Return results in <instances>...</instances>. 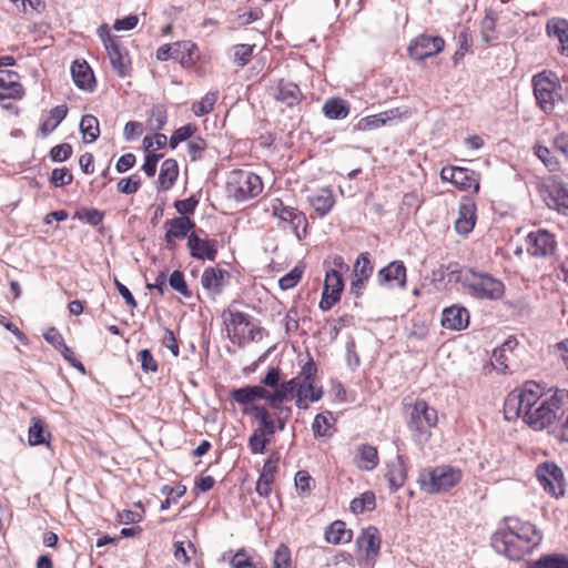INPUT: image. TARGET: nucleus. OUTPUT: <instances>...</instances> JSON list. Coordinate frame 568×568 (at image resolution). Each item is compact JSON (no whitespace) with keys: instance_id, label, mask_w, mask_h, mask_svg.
<instances>
[{"instance_id":"4468645a","label":"nucleus","mask_w":568,"mask_h":568,"mask_svg":"<svg viewBox=\"0 0 568 568\" xmlns=\"http://www.w3.org/2000/svg\"><path fill=\"white\" fill-rule=\"evenodd\" d=\"M225 190L229 197L246 201L262 193L263 180H229Z\"/></svg>"},{"instance_id":"0eeeda50","label":"nucleus","mask_w":568,"mask_h":568,"mask_svg":"<svg viewBox=\"0 0 568 568\" xmlns=\"http://www.w3.org/2000/svg\"><path fill=\"white\" fill-rule=\"evenodd\" d=\"M437 424V412L425 400H417L409 415L407 423L408 429L413 434L414 440L426 442L430 436V428Z\"/></svg>"},{"instance_id":"72a5a7b5","label":"nucleus","mask_w":568,"mask_h":568,"mask_svg":"<svg viewBox=\"0 0 568 568\" xmlns=\"http://www.w3.org/2000/svg\"><path fill=\"white\" fill-rule=\"evenodd\" d=\"M323 113L331 120L345 119L349 113V106L341 98H331L324 103Z\"/></svg>"},{"instance_id":"7c9ffc66","label":"nucleus","mask_w":568,"mask_h":568,"mask_svg":"<svg viewBox=\"0 0 568 568\" xmlns=\"http://www.w3.org/2000/svg\"><path fill=\"white\" fill-rule=\"evenodd\" d=\"M274 97L277 101L285 103L287 106H294L301 101L302 92L295 83L281 80Z\"/></svg>"},{"instance_id":"bb28decb","label":"nucleus","mask_w":568,"mask_h":568,"mask_svg":"<svg viewBox=\"0 0 568 568\" xmlns=\"http://www.w3.org/2000/svg\"><path fill=\"white\" fill-rule=\"evenodd\" d=\"M268 390L261 385L244 386L232 390L231 398L241 405H248L256 399L267 402Z\"/></svg>"},{"instance_id":"cd10ccee","label":"nucleus","mask_w":568,"mask_h":568,"mask_svg":"<svg viewBox=\"0 0 568 568\" xmlns=\"http://www.w3.org/2000/svg\"><path fill=\"white\" fill-rule=\"evenodd\" d=\"M379 462L376 447L362 444L357 447L355 464L361 470L371 471Z\"/></svg>"},{"instance_id":"864d4df0","label":"nucleus","mask_w":568,"mask_h":568,"mask_svg":"<svg viewBox=\"0 0 568 568\" xmlns=\"http://www.w3.org/2000/svg\"><path fill=\"white\" fill-rule=\"evenodd\" d=\"M207 144L204 139L201 136H193L186 144L187 154L192 161L202 158L203 152L205 151Z\"/></svg>"},{"instance_id":"6e6d98bb","label":"nucleus","mask_w":568,"mask_h":568,"mask_svg":"<svg viewBox=\"0 0 568 568\" xmlns=\"http://www.w3.org/2000/svg\"><path fill=\"white\" fill-rule=\"evenodd\" d=\"M230 564L232 568H257V565L244 549H239L232 557Z\"/></svg>"},{"instance_id":"c9c22d12","label":"nucleus","mask_w":568,"mask_h":568,"mask_svg":"<svg viewBox=\"0 0 568 568\" xmlns=\"http://www.w3.org/2000/svg\"><path fill=\"white\" fill-rule=\"evenodd\" d=\"M529 568H568V554H549L532 561Z\"/></svg>"},{"instance_id":"393cba45","label":"nucleus","mask_w":568,"mask_h":568,"mask_svg":"<svg viewBox=\"0 0 568 568\" xmlns=\"http://www.w3.org/2000/svg\"><path fill=\"white\" fill-rule=\"evenodd\" d=\"M400 116H402V113H400L399 109L395 108V109H390V110L381 112L378 114L362 118L357 122L355 128L359 131L373 130V129L381 128L393 120L399 119Z\"/></svg>"},{"instance_id":"39448f33","label":"nucleus","mask_w":568,"mask_h":568,"mask_svg":"<svg viewBox=\"0 0 568 568\" xmlns=\"http://www.w3.org/2000/svg\"><path fill=\"white\" fill-rule=\"evenodd\" d=\"M531 82L537 105L545 113H551L556 101L559 99L560 83L558 77L551 71L544 70L535 74Z\"/></svg>"},{"instance_id":"dca6fc26","label":"nucleus","mask_w":568,"mask_h":568,"mask_svg":"<svg viewBox=\"0 0 568 568\" xmlns=\"http://www.w3.org/2000/svg\"><path fill=\"white\" fill-rule=\"evenodd\" d=\"M546 204L558 212L568 214V185L561 181L550 180L542 190Z\"/></svg>"},{"instance_id":"603ef678","label":"nucleus","mask_w":568,"mask_h":568,"mask_svg":"<svg viewBox=\"0 0 568 568\" xmlns=\"http://www.w3.org/2000/svg\"><path fill=\"white\" fill-rule=\"evenodd\" d=\"M185 491H186L185 486H180V487L174 488L169 485H165L162 488V493L168 495V497L164 501H162L160 509L161 510L169 509L171 506V503H175L180 497H182L185 494Z\"/></svg>"},{"instance_id":"f257e3e1","label":"nucleus","mask_w":568,"mask_h":568,"mask_svg":"<svg viewBox=\"0 0 568 568\" xmlns=\"http://www.w3.org/2000/svg\"><path fill=\"white\" fill-rule=\"evenodd\" d=\"M506 419L523 416L534 429L541 430L552 424L555 413L542 398L541 387L535 382L525 383L521 389L508 394L504 403Z\"/></svg>"},{"instance_id":"9d476101","label":"nucleus","mask_w":568,"mask_h":568,"mask_svg":"<svg viewBox=\"0 0 568 568\" xmlns=\"http://www.w3.org/2000/svg\"><path fill=\"white\" fill-rule=\"evenodd\" d=\"M517 341L509 337L503 345L495 348L491 356L494 368L501 373H511L517 367Z\"/></svg>"},{"instance_id":"680f3d73","label":"nucleus","mask_w":568,"mask_h":568,"mask_svg":"<svg viewBox=\"0 0 568 568\" xmlns=\"http://www.w3.org/2000/svg\"><path fill=\"white\" fill-rule=\"evenodd\" d=\"M329 422L323 414H317L312 424V429L315 436L324 437L328 434Z\"/></svg>"},{"instance_id":"13d9d810","label":"nucleus","mask_w":568,"mask_h":568,"mask_svg":"<svg viewBox=\"0 0 568 568\" xmlns=\"http://www.w3.org/2000/svg\"><path fill=\"white\" fill-rule=\"evenodd\" d=\"M536 155L538 159L549 169V171H556L558 169V161L551 155L550 150L547 146L538 145L536 148Z\"/></svg>"},{"instance_id":"69168bd1","label":"nucleus","mask_w":568,"mask_h":568,"mask_svg":"<svg viewBox=\"0 0 568 568\" xmlns=\"http://www.w3.org/2000/svg\"><path fill=\"white\" fill-rule=\"evenodd\" d=\"M138 357L144 372H155L158 369V364L149 349L140 351Z\"/></svg>"},{"instance_id":"473e14b6","label":"nucleus","mask_w":568,"mask_h":568,"mask_svg":"<svg viewBox=\"0 0 568 568\" xmlns=\"http://www.w3.org/2000/svg\"><path fill=\"white\" fill-rule=\"evenodd\" d=\"M310 204L321 215H326L334 205V196L327 189H322L320 192L308 197Z\"/></svg>"},{"instance_id":"a19ab883","label":"nucleus","mask_w":568,"mask_h":568,"mask_svg":"<svg viewBox=\"0 0 568 568\" xmlns=\"http://www.w3.org/2000/svg\"><path fill=\"white\" fill-rule=\"evenodd\" d=\"M373 264L369 258V253H361L355 261L353 268V276L368 280L373 274Z\"/></svg>"},{"instance_id":"423d86ee","label":"nucleus","mask_w":568,"mask_h":568,"mask_svg":"<svg viewBox=\"0 0 568 568\" xmlns=\"http://www.w3.org/2000/svg\"><path fill=\"white\" fill-rule=\"evenodd\" d=\"M272 215L278 220V227L290 229L298 241L307 234L308 222L305 214L295 207L284 205L281 199L271 202Z\"/></svg>"},{"instance_id":"4c0bfd02","label":"nucleus","mask_w":568,"mask_h":568,"mask_svg":"<svg viewBox=\"0 0 568 568\" xmlns=\"http://www.w3.org/2000/svg\"><path fill=\"white\" fill-rule=\"evenodd\" d=\"M80 131L83 135V140L87 143L94 142L100 134L99 121L92 114H85L80 121Z\"/></svg>"},{"instance_id":"2eb2a0df","label":"nucleus","mask_w":568,"mask_h":568,"mask_svg":"<svg viewBox=\"0 0 568 568\" xmlns=\"http://www.w3.org/2000/svg\"><path fill=\"white\" fill-rule=\"evenodd\" d=\"M103 44L108 52L113 70L120 75L125 77L130 71V61L128 53L121 48L119 40L106 33L103 38Z\"/></svg>"},{"instance_id":"6ab92c4d","label":"nucleus","mask_w":568,"mask_h":568,"mask_svg":"<svg viewBox=\"0 0 568 568\" xmlns=\"http://www.w3.org/2000/svg\"><path fill=\"white\" fill-rule=\"evenodd\" d=\"M359 549L365 550V560L367 564L374 565L381 548V537L376 527L369 526L363 529L356 539Z\"/></svg>"},{"instance_id":"a878e982","label":"nucleus","mask_w":568,"mask_h":568,"mask_svg":"<svg viewBox=\"0 0 568 568\" xmlns=\"http://www.w3.org/2000/svg\"><path fill=\"white\" fill-rule=\"evenodd\" d=\"M71 74L74 84L81 89L87 91H92L94 88V75L87 63V61H74L71 65Z\"/></svg>"},{"instance_id":"774afa93","label":"nucleus","mask_w":568,"mask_h":568,"mask_svg":"<svg viewBox=\"0 0 568 568\" xmlns=\"http://www.w3.org/2000/svg\"><path fill=\"white\" fill-rule=\"evenodd\" d=\"M43 338L49 343L51 344L55 349H60L62 347H64L65 343H64V339L62 337V335L60 334V332L54 328V327H50L47 332L43 333Z\"/></svg>"},{"instance_id":"37998d69","label":"nucleus","mask_w":568,"mask_h":568,"mask_svg":"<svg viewBox=\"0 0 568 568\" xmlns=\"http://www.w3.org/2000/svg\"><path fill=\"white\" fill-rule=\"evenodd\" d=\"M45 443V424L40 417L31 419L29 427V444L32 446L42 445Z\"/></svg>"},{"instance_id":"e2e57ef3","label":"nucleus","mask_w":568,"mask_h":568,"mask_svg":"<svg viewBox=\"0 0 568 568\" xmlns=\"http://www.w3.org/2000/svg\"><path fill=\"white\" fill-rule=\"evenodd\" d=\"M144 152H145V156H144V163L142 165V170L145 173V175L152 176L155 174L156 164H158V161L161 158V155L156 154L152 151L151 152L144 151Z\"/></svg>"},{"instance_id":"20e7f679","label":"nucleus","mask_w":568,"mask_h":568,"mask_svg":"<svg viewBox=\"0 0 568 568\" xmlns=\"http://www.w3.org/2000/svg\"><path fill=\"white\" fill-rule=\"evenodd\" d=\"M462 478V469L450 465H440L422 469L417 483L420 490L426 494H443L454 488Z\"/></svg>"},{"instance_id":"5701e85b","label":"nucleus","mask_w":568,"mask_h":568,"mask_svg":"<svg viewBox=\"0 0 568 568\" xmlns=\"http://www.w3.org/2000/svg\"><path fill=\"white\" fill-rule=\"evenodd\" d=\"M168 226L165 242L169 247H173L175 239H183L195 227L194 222L187 216L174 217L165 222Z\"/></svg>"},{"instance_id":"a211bd4d","label":"nucleus","mask_w":568,"mask_h":568,"mask_svg":"<svg viewBox=\"0 0 568 568\" xmlns=\"http://www.w3.org/2000/svg\"><path fill=\"white\" fill-rule=\"evenodd\" d=\"M301 388H305L300 377L278 383L273 392L268 390L267 403L271 408H280L284 406L283 402L294 397L295 393Z\"/></svg>"},{"instance_id":"338daca9","label":"nucleus","mask_w":568,"mask_h":568,"mask_svg":"<svg viewBox=\"0 0 568 568\" xmlns=\"http://www.w3.org/2000/svg\"><path fill=\"white\" fill-rule=\"evenodd\" d=\"M179 175V165L176 160L166 159L163 161L160 170V174L158 178H178Z\"/></svg>"},{"instance_id":"49530a36","label":"nucleus","mask_w":568,"mask_h":568,"mask_svg":"<svg viewBox=\"0 0 568 568\" xmlns=\"http://www.w3.org/2000/svg\"><path fill=\"white\" fill-rule=\"evenodd\" d=\"M217 100V93L209 92L200 101L194 102L192 111L196 116H203L213 110V106Z\"/></svg>"},{"instance_id":"a18cd8bd","label":"nucleus","mask_w":568,"mask_h":568,"mask_svg":"<svg viewBox=\"0 0 568 568\" xmlns=\"http://www.w3.org/2000/svg\"><path fill=\"white\" fill-rule=\"evenodd\" d=\"M272 568H295L291 557L290 548L281 544L273 555Z\"/></svg>"},{"instance_id":"5fc2aeb1","label":"nucleus","mask_w":568,"mask_h":568,"mask_svg":"<svg viewBox=\"0 0 568 568\" xmlns=\"http://www.w3.org/2000/svg\"><path fill=\"white\" fill-rule=\"evenodd\" d=\"M169 142L165 134L155 132L153 136H145L143 139V149L144 151L149 152H155L156 150H160L166 145Z\"/></svg>"},{"instance_id":"6e6552de","label":"nucleus","mask_w":568,"mask_h":568,"mask_svg":"<svg viewBox=\"0 0 568 568\" xmlns=\"http://www.w3.org/2000/svg\"><path fill=\"white\" fill-rule=\"evenodd\" d=\"M536 476L542 488L551 496L558 498L565 494V477L562 469L555 463L540 464Z\"/></svg>"},{"instance_id":"79ce46f5","label":"nucleus","mask_w":568,"mask_h":568,"mask_svg":"<svg viewBox=\"0 0 568 568\" xmlns=\"http://www.w3.org/2000/svg\"><path fill=\"white\" fill-rule=\"evenodd\" d=\"M168 120V112L163 105H154L151 109L150 116L148 119V126L151 131L158 132L162 130Z\"/></svg>"},{"instance_id":"aec40b11","label":"nucleus","mask_w":568,"mask_h":568,"mask_svg":"<svg viewBox=\"0 0 568 568\" xmlns=\"http://www.w3.org/2000/svg\"><path fill=\"white\" fill-rule=\"evenodd\" d=\"M442 326L450 331H463L469 325V312L460 305H452L443 310Z\"/></svg>"},{"instance_id":"4be33fe9","label":"nucleus","mask_w":568,"mask_h":568,"mask_svg":"<svg viewBox=\"0 0 568 568\" xmlns=\"http://www.w3.org/2000/svg\"><path fill=\"white\" fill-rule=\"evenodd\" d=\"M201 284L211 297L221 294L226 284V272L219 267H206L201 277Z\"/></svg>"},{"instance_id":"c756f323","label":"nucleus","mask_w":568,"mask_h":568,"mask_svg":"<svg viewBox=\"0 0 568 568\" xmlns=\"http://www.w3.org/2000/svg\"><path fill=\"white\" fill-rule=\"evenodd\" d=\"M385 477L392 491L398 490L404 485L406 480V468L400 456H397L394 462L387 465Z\"/></svg>"},{"instance_id":"b1692460","label":"nucleus","mask_w":568,"mask_h":568,"mask_svg":"<svg viewBox=\"0 0 568 568\" xmlns=\"http://www.w3.org/2000/svg\"><path fill=\"white\" fill-rule=\"evenodd\" d=\"M475 203L469 197H464L459 204L458 219L455 229L459 234L469 233L475 226Z\"/></svg>"},{"instance_id":"58836bf2","label":"nucleus","mask_w":568,"mask_h":568,"mask_svg":"<svg viewBox=\"0 0 568 568\" xmlns=\"http://www.w3.org/2000/svg\"><path fill=\"white\" fill-rule=\"evenodd\" d=\"M376 507V498L373 491H365L359 497L351 501V510L358 515L365 511H372Z\"/></svg>"},{"instance_id":"f8f14e48","label":"nucleus","mask_w":568,"mask_h":568,"mask_svg":"<svg viewBox=\"0 0 568 568\" xmlns=\"http://www.w3.org/2000/svg\"><path fill=\"white\" fill-rule=\"evenodd\" d=\"M202 230L192 232L187 236V247L190 255L196 260L214 261L217 255V241L202 237Z\"/></svg>"},{"instance_id":"bf43d9fd","label":"nucleus","mask_w":568,"mask_h":568,"mask_svg":"<svg viewBox=\"0 0 568 568\" xmlns=\"http://www.w3.org/2000/svg\"><path fill=\"white\" fill-rule=\"evenodd\" d=\"M18 10L24 13L39 12L43 7V2L41 0H10Z\"/></svg>"},{"instance_id":"f03ea898","label":"nucleus","mask_w":568,"mask_h":568,"mask_svg":"<svg viewBox=\"0 0 568 568\" xmlns=\"http://www.w3.org/2000/svg\"><path fill=\"white\" fill-rule=\"evenodd\" d=\"M542 540V534L529 521L516 517L505 518L491 536V546L510 560H521L530 555Z\"/></svg>"},{"instance_id":"7ed1b4c3","label":"nucleus","mask_w":568,"mask_h":568,"mask_svg":"<svg viewBox=\"0 0 568 568\" xmlns=\"http://www.w3.org/2000/svg\"><path fill=\"white\" fill-rule=\"evenodd\" d=\"M449 281L455 280L476 298L498 300L504 294V284L487 273L476 272L473 268L459 270L457 264L446 266Z\"/></svg>"},{"instance_id":"f3484780","label":"nucleus","mask_w":568,"mask_h":568,"mask_svg":"<svg viewBox=\"0 0 568 568\" xmlns=\"http://www.w3.org/2000/svg\"><path fill=\"white\" fill-rule=\"evenodd\" d=\"M379 285L387 287H406V267L402 261H393L381 268L376 275Z\"/></svg>"},{"instance_id":"c85d7f7f","label":"nucleus","mask_w":568,"mask_h":568,"mask_svg":"<svg viewBox=\"0 0 568 568\" xmlns=\"http://www.w3.org/2000/svg\"><path fill=\"white\" fill-rule=\"evenodd\" d=\"M324 536L325 540L332 545L348 544L352 541L353 531L346 528L343 520H335L325 529Z\"/></svg>"},{"instance_id":"052dcab7","label":"nucleus","mask_w":568,"mask_h":568,"mask_svg":"<svg viewBox=\"0 0 568 568\" xmlns=\"http://www.w3.org/2000/svg\"><path fill=\"white\" fill-rule=\"evenodd\" d=\"M144 128L141 122L129 121L123 130V135L126 141H134L143 134Z\"/></svg>"},{"instance_id":"ddd939ff","label":"nucleus","mask_w":568,"mask_h":568,"mask_svg":"<svg viewBox=\"0 0 568 568\" xmlns=\"http://www.w3.org/2000/svg\"><path fill=\"white\" fill-rule=\"evenodd\" d=\"M444 40L440 37L419 36L408 47L410 58L423 61L435 55L444 48Z\"/></svg>"},{"instance_id":"3c124183","label":"nucleus","mask_w":568,"mask_h":568,"mask_svg":"<svg viewBox=\"0 0 568 568\" xmlns=\"http://www.w3.org/2000/svg\"><path fill=\"white\" fill-rule=\"evenodd\" d=\"M280 460V456L277 453L271 454V456L265 460L263 465V469L260 474V478L264 480L274 481L275 474L277 471V464Z\"/></svg>"},{"instance_id":"09e8293b","label":"nucleus","mask_w":568,"mask_h":568,"mask_svg":"<svg viewBox=\"0 0 568 568\" xmlns=\"http://www.w3.org/2000/svg\"><path fill=\"white\" fill-rule=\"evenodd\" d=\"M271 435L264 434L262 430H254L248 438V447L252 454H263Z\"/></svg>"},{"instance_id":"412c9836","label":"nucleus","mask_w":568,"mask_h":568,"mask_svg":"<svg viewBox=\"0 0 568 568\" xmlns=\"http://www.w3.org/2000/svg\"><path fill=\"white\" fill-rule=\"evenodd\" d=\"M24 89L19 82V74L14 71L0 70V100L21 99Z\"/></svg>"},{"instance_id":"f704fd0d","label":"nucleus","mask_w":568,"mask_h":568,"mask_svg":"<svg viewBox=\"0 0 568 568\" xmlns=\"http://www.w3.org/2000/svg\"><path fill=\"white\" fill-rule=\"evenodd\" d=\"M251 410L254 412V417L260 426L255 430H262L264 434L273 436L276 432L274 419L271 418L270 412L266 407L261 405H253Z\"/></svg>"},{"instance_id":"de8ad7c7","label":"nucleus","mask_w":568,"mask_h":568,"mask_svg":"<svg viewBox=\"0 0 568 568\" xmlns=\"http://www.w3.org/2000/svg\"><path fill=\"white\" fill-rule=\"evenodd\" d=\"M254 45L251 44H235L232 48L233 51V61L240 67H244L250 62V59L253 53Z\"/></svg>"},{"instance_id":"e433bc0d","label":"nucleus","mask_w":568,"mask_h":568,"mask_svg":"<svg viewBox=\"0 0 568 568\" xmlns=\"http://www.w3.org/2000/svg\"><path fill=\"white\" fill-rule=\"evenodd\" d=\"M542 398L547 403L548 407L555 413V418L564 414L565 409L568 408V390L556 389L551 395H544Z\"/></svg>"},{"instance_id":"1a4fd4ad","label":"nucleus","mask_w":568,"mask_h":568,"mask_svg":"<svg viewBox=\"0 0 568 568\" xmlns=\"http://www.w3.org/2000/svg\"><path fill=\"white\" fill-rule=\"evenodd\" d=\"M527 252L534 257H548L555 254L557 241L554 234L546 230L530 232L526 239Z\"/></svg>"},{"instance_id":"ea45409f","label":"nucleus","mask_w":568,"mask_h":568,"mask_svg":"<svg viewBox=\"0 0 568 568\" xmlns=\"http://www.w3.org/2000/svg\"><path fill=\"white\" fill-rule=\"evenodd\" d=\"M104 212L93 207H80L75 211L73 219L82 221L89 225L98 226L104 219Z\"/></svg>"},{"instance_id":"4d7b16f0","label":"nucleus","mask_w":568,"mask_h":568,"mask_svg":"<svg viewBox=\"0 0 568 568\" xmlns=\"http://www.w3.org/2000/svg\"><path fill=\"white\" fill-rule=\"evenodd\" d=\"M169 284L170 286L181 293L182 295L189 297L191 295L190 291L187 290L184 275L181 271H174L170 277H169Z\"/></svg>"},{"instance_id":"9b49d317","label":"nucleus","mask_w":568,"mask_h":568,"mask_svg":"<svg viewBox=\"0 0 568 568\" xmlns=\"http://www.w3.org/2000/svg\"><path fill=\"white\" fill-rule=\"evenodd\" d=\"M344 288L342 274L338 270H329L326 272L320 308L329 311L341 300Z\"/></svg>"},{"instance_id":"c03bdc74","label":"nucleus","mask_w":568,"mask_h":568,"mask_svg":"<svg viewBox=\"0 0 568 568\" xmlns=\"http://www.w3.org/2000/svg\"><path fill=\"white\" fill-rule=\"evenodd\" d=\"M196 130L197 126L192 123L185 124L176 129L169 139V146L171 149H175L181 142H189L194 136Z\"/></svg>"},{"instance_id":"8fccbe9b","label":"nucleus","mask_w":568,"mask_h":568,"mask_svg":"<svg viewBox=\"0 0 568 568\" xmlns=\"http://www.w3.org/2000/svg\"><path fill=\"white\" fill-rule=\"evenodd\" d=\"M303 275V268L300 266H295L287 274L282 276L278 281V285L281 290L286 291L293 288L298 284Z\"/></svg>"},{"instance_id":"2f4dec72","label":"nucleus","mask_w":568,"mask_h":568,"mask_svg":"<svg viewBox=\"0 0 568 568\" xmlns=\"http://www.w3.org/2000/svg\"><path fill=\"white\" fill-rule=\"evenodd\" d=\"M549 36L556 37L560 43L559 51L568 57V21L565 19H551L547 23Z\"/></svg>"},{"instance_id":"0e129e2a","label":"nucleus","mask_w":568,"mask_h":568,"mask_svg":"<svg viewBox=\"0 0 568 568\" xmlns=\"http://www.w3.org/2000/svg\"><path fill=\"white\" fill-rule=\"evenodd\" d=\"M72 154V146L69 143L55 145L50 151V156L53 161H65Z\"/></svg>"}]
</instances>
